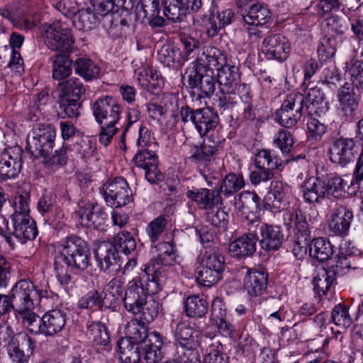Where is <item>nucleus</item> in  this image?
Segmentation results:
<instances>
[{"label":"nucleus","instance_id":"obj_14","mask_svg":"<svg viewBox=\"0 0 363 363\" xmlns=\"http://www.w3.org/2000/svg\"><path fill=\"white\" fill-rule=\"evenodd\" d=\"M11 220L13 230L9 234L1 233L11 247L15 245L13 237L21 244H25L28 240H32L36 237V224L30 216L11 215Z\"/></svg>","mask_w":363,"mask_h":363},{"label":"nucleus","instance_id":"obj_56","mask_svg":"<svg viewBox=\"0 0 363 363\" xmlns=\"http://www.w3.org/2000/svg\"><path fill=\"white\" fill-rule=\"evenodd\" d=\"M202 55L205 57V60L201 57L200 60L206 62V65H203V66L206 69H211V71H213L214 68L217 71V68L220 67L225 60L220 50L213 47L207 48L203 52Z\"/></svg>","mask_w":363,"mask_h":363},{"label":"nucleus","instance_id":"obj_52","mask_svg":"<svg viewBox=\"0 0 363 363\" xmlns=\"http://www.w3.org/2000/svg\"><path fill=\"white\" fill-rule=\"evenodd\" d=\"M238 104V96L235 89H229L228 91L219 89L216 96L215 104L222 112L232 111Z\"/></svg>","mask_w":363,"mask_h":363},{"label":"nucleus","instance_id":"obj_11","mask_svg":"<svg viewBox=\"0 0 363 363\" xmlns=\"http://www.w3.org/2000/svg\"><path fill=\"white\" fill-rule=\"evenodd\" d=\"M303 107V96L302 94H288L280 108L275 113V121L284 128H294L301 118Z\"/></svg>","mask_w":363,"mask_h":363},{"label":"nucleus","instance_id":"obj_1","mask_svg":"<svg viewBox=\"0 0 363 363\" xmlns=\"http://www.w3.org/2000/svg\"><path fill=\"white\" fill-rule=\"evenodd\" d=\"M60 247L54 258V270L60 283L67 285L71 281L67 268L84 271L90 264L89 248L86 242L77 235L65 238Z\"/></svg>","mask_w":363,"mask_h":363},{"label":"nucleus","instance_id":"obj_16","mask_svg":"<svg viewBox=\"0 0 363 363\" xmlns=\"http://www.w3.org/2000/svg\"><path fill=\"white\" fill-rule=\"evenodd\" d=\"M23 150L18 145L6 147L0 154V181L16 177L22 168Z\"/></svg>","mask_w":363,"mask_h":363},{"label":"nucleus","instance_id":"obj_18","mask_svg":"<svg viewBox=\"0 0 363 363\" xmlns=\"http://www.w3.org/2000/svg\"><path fill=\"white\" fill-rule=\"evenodd\" d=\"M106 201L116 208L127 205L133 201V192L123 177H117L104 186Z\"/></svg>","mask_w":363,"mask_h":363},{"label":"nucleus","instance_id":"obj_59","mask_svg":"<svg viewBox=\"0 0 363 363\" xmlns=\"http://www.w3.org/2000/svg\"><path fill=\"white\" fill-rule=\"evenodd\" d=\"M160 13L158 0H140L136 8V18H152Z\"/></svg>","mask_w":363,"mask_h":363},{"label":"nucleus","instance_id":"obj_19","mask_svg":"<svg viewBox=\"0 0 363 363\" xmlns=\"http://www.w3.org/2000/svg\"><path fill=\"white\" fill-rule=\"evenodd\" d=\"M35 347V342L28 334L18 333L11 337L7 345V351L13 362L23 363L33 354Z\"/></svg>","mask_w":363,"mask_h":363},{"label":"nucleus","instance_id":"obj_27","mask_svg":"<svg viewBox=\"0 0 363 363\" xmlns=\"http://www.w3.org/2000/svg\"><path fill=\"white\" fill-rule=\"evenodd\" d=\"M94 257L101 271L110 270L116 264L118 250L116 245L109 241L99 240L95 244Z\"/></svg>","mask_w":363,"mask_h":363},{"label":"nucleus","instance_id":"obj_13","mask_svg":"<svg viewBox=\"0 0 363 363\" xmlns=\"http://www.w3.org/2000/svg\"><path fill=\"white\" fill-rule=\"evenodd\" d=\"M197 17L198 21H200L201 24L206 27L208 36L214 37L221 28L232 23L235 13L231 9H217L216 4L212 1L208 11Z\"/></svg>","mask_w":363,"mask_h":363},{"label":"nucleus","instance_id":"obj_25","mask_svg":"<svg viewBox=\"0 0 363 363\" xmlns=\"http://www.w3.org/2000/svg\"><path fill=\"white\" fill-rule=\"evenodd\" d=\"M353 213L347 207L340 205L333 211L328 228L330 235L345 237L349 233Z\"/></svg>","mask_w":363,"mask_h":363},{"label":"nucleus","instance_id":"obj_9","mask_svg":"<svg viewBox=\"0 0 363 363\" xmlns=\"http://www.w3.org/2000/svg\"><path fill=\"white\" fill-rule=\"evenodd\" d=\"M224 269L223 256L216 252H206L196 268V279L199 284L210 287L222 279Z\"/></svg>","mask_w":363,"mask_h":363},{"label":"nucleus","instance_id":"obj_62","mask_svg":"<svg viewBox=\"0 0 363 363\" xmlns=\"http://www.w3.org/2000/svg\"><path fill=\"white\" fill-rule=\"evenodd\" d=\"M274 144L280 149L284 155H288L294 148V140L290 131L280 130L274 140Z\"/></svg>","mask_w":363,"mask_h":363},{"label":"nucleus","instance_id":"obj_40","mask_svg":"<svg viewBox=\"0 0 363 363\" xmlns=\"http://www.w3.org/2000/svg\"><path fill=\"white\" fill-rule=\"evenodd\" d=\"M72 21L73 26L77 30L89 31L97 26L99 19L90 8H86L77 10Z\"/></svg>","mask_w":363,"mask_h":363},{"label":"nucleus","instance_id":"obj_26","mask_svg":"<svg viewBox=\"0 0 363 363\" xmlns=\"http://www.w3.org/2000/svg\"><path fill=\"white\" fill-rule=\"evenodd\" d=\"M77 212L80 224L87 228H98L104 225L107 215L96 203L81 202Z\"/></svg>","mask_w":363,"mask_h":363},{"label":"nucleus","instance_id":"obj_60","mask_svg":"<svg viewBox=\"0 0 363 363\" xmlns=\"http://www.w3.org/2000/svg\"><path fill=\"white\" fill-rule=\"evenodd\" d=\"M114 242L118 245L121 251L125 255H130L136 249V241L131 233L123 230L117 234L114 238Z\"/></svg>","mask_w":363,"mask_h":363},{"label":"nucleus","instance_id":"obj_58","mask_svg":"<svg viewBox=\"0 0 363 363\" xmlns=\"http://www.w3.org/2000/svg\"><path fill=\"white\" fill-rule=\"evenodd\" d=\"M331 319L333 323L343 330H346L352 324V318L346 306L339 303L331 312Z\"/></svg>","mask_w":363,"mask_h":363},{"label":"nucleus","instance_id":"obj_20","mask_svg":"<svg viewBox=\"0 0 363 363\" xmlns=\"http://www.w3.org/2000/svg\"><path fill=\"white\" fill-rule=\"evenodd\" d=\"M135 165L145 170V178L151 184H157L163 179V174L158 169L156 154L149 149H138L133 157Z\"/></svg>","mask_w":363,"mask_h":363},{"label":"nucleus","instance_id":"obj_5","mask_svg":"<svg viewBox=\"0 0 363 363\" xmlns=\"http://www.w3.org/2000/svg\"><path fill=\"white\" fill-rule=\"evenodd\" d=\"M66 320L67 314L60 309L50 310L41 318L35 313H28L23 317V323L30 333L45 337H52L60 333Z\"/></svg>","mask_w":363,"mask_h":363},{"label":"nucleus","instance_id":"obj_51","mask_svg":"<svg viewBox=\"0 0 363 363\" xmlns=\"http://www.w3.org/2000/svg\"><path fill=\"white\" fill-rule=\"evenodd\" d=\"M165 16L173 22L182 21L186 16L182 0H162Z\"/></svg>","mask_w":363,"mask_h":363},{"label":"nucleus","instance_id":"obj_35","mask_svg":"<svg viewBox=\"0 0 363 363\" xmlns=\"http://www.w3.org/2000/svg\"><path fill=\"white\" fill-rule=\"evenodd\" d=\"M116 347L121 363H141L143 357L141 347L133 344L130 339L120 338Z\"/></svg>","mask_w":363,"mask_h":363},{"label":"nucleus","instance_id":"obj_23","mask_svg":"<svg viewBox=\"0 0 363 363\" xmlns=\"http://www.w3.org/2000/svg\"><path fill=\"white\" fill-rule=\"evenodd\" d=\"M186 196L196 203L200 208L204 210L214 209L215 207L223 203V199L218 189H188Z\"/></svg>","mask_w":363,"mask_h":363},{"label":"nucleus","instance_id":"obj_32","mask_svg":"<svg viewBox=\"0 0 363 363\" xmlns=\"http://www.w3.org/2000/svg\"><path fill=\"white\" fill-rule=\"evenodd\" d=\"M86 335L91 342L99 346L97 350L103 354L111 350L110 336L108 329L101 322H93L87 327Z\"/></svg>","mask_w":363,"mask_h":363},{"label":"nucleus","instance_id":"obj_6","mask_svg":"<svg viewBox=\"0 0 363 363\" xmlns=\"http://www.w3.org/2000/svg\"><path fill=\"white\" fill-rule=\"evenodd\" d=\"M55 138L56 130L53 125L37 123L27 136V150L36 158H47L52 152Z\"/></svg>","mask_w":363,"mask_h":363},{"label":"nucleus","instance_id":"obj_43","mask_svg":"<svg viewBox=\"0 0 363 363\" xmlns=\"http://www.w3.org/2000/svg\"><path fill=\"white\" fill-rule=\"evenodd\" d=\"M184 312L191 318H202L208 312V304L199 295L188 296L184 301Z\"/></svg>","mask_w":363,"mask_h":363},{"label":"nucleus","instance_id":"obj_34","mask_svg":"<svg viewBox=\"0 0 363 363\" xmlns=\"http://www.w3.org/2000/svg\"><path fill=\"white\" fill-rule=\"evenodd\" d=\"M261 199L255 192L243 191L234 197L233 205L242 214H255L259 209Z\"/></svg>","mask_w":363,"mask_h":363},{"label":"nucleus","instance_id":"obj_53","mask_svg":"<svg viewBox=\"0 0 363 363\" xmlns=\"http://www.w3.org/2000/svg\"><path fill=\"white\" fill-rule=\"evenodd\" d=\"M337 38L333 35H323L318 43L317 52L320 60L326 61L333 57L336 52Z\"/></svg>","mask_w":363,"mask_h":363},{"label":"nucleus","instance_id":"obj_4","mask_svg":"<svg viewBox=\"0 0 363 363\" xmlns=\"http://www.w3.org/2000/svg\"><path fill=\"white\" fill-rule=\"evenodd\" d=\"M163 285L145 273L142 277L133 279L128 282L123 298L124 307L128 312L137 314L146 303L148 295L158 293Z\"/></svg>","mask_w":363,"mask_h":363},{"label":"nucleus","instance_id":"obj_42","mask_svg":"<svg viewBox=\"0 0 363 363\" xmlns=\"http://www.w3.org/2000/svg\"><path fill=\"white\" fill-rule=\"evenodd\" d=\"M245 23L257 27L265 25L271 18L269 10L263 4H255L242 16Z\"/></svg>","mask_w":363,"mask_h":363},{"label":"nucleus","instance_id":"obj_61","mask_svg":"<svg viewBox=\"0 0 363 363\" xmlns=\"http://www.w3.org/2000/svg\"><path fill=\"white\" fill-rule=\"evenodd\" d=\"M321 80L330 89H335L342 81L341 74L335 65H331L322 71Z\"/></svg>","mask_w":363,"mask_h":363},{"label":"nucleus","instance_id":"obj_38","mask_svg":"<svg viewBox=\"0 0 363 363\" xmlns=\"http://www.w3.org/2000/svg\"><path fill=\"white\" fill-rule=\"evenodd\" d=\"M218 120L217 113L211 109L208 108H199L194 127L199 135L203 137L217 127Z\"/></svg>","mask_w":363,"mask_h":363},{"label":"nucleus","instance_id":"obj_45","mask_svg":"<svg viewBox=\"0 0 363 363\" xmlns=\"http://www.w3.org/2000/svg\"><path fill=\"white\" fill-rule=\"evenodd\" d=\"M289 159L285 161L281 160L274 155L273 151L262 149L256 154L255 164L257 168H264L270 170L279 169L283 164L288 163Z\"/></svg>","mask_w":363,"mask_h":363},{"label":"nucleus","instance_id":"obj_31","mask_svg":"<svg viewBox=\"0 0 363 363\" xmlns=\"http://www.w3.org/2000/svg\"><path fill=\"white\" fill-rule=\"evenodd\" d=\"M259 230L261 235L259 244L263 250L275 251L281 246L284 236L279 226L262 223Z\"/></svg>","mask_w":363,"mask_h":363},{"label":"nucleus","instance_id":"obj_47","mask_svg":"<svg viewBox=\"0 0 363 363\" xmlns=\"http://www.w3.org/2000/svg\"><path fill=\"white\" fill-rule=\"evenodd\" d=\"M245 184L242 174L229 173L225 175L218 189L220 194L230 197L242 189Z\"/></svg>","mask_w":363,"mask_h":363},{"label":"nucleus","instance_id":"obj_64","mask_svg":"<svg viewBox=\"0 0 363 363\" xmlns=\"http://www.w3.org/2000/svg\"><path fill=\"white\" fill-rule=\"evenodd\" d=\"M351 84L357 90H363V60H355L351 62L348 68Z\"/></svg>","mask_w":363,"mask_h":363},{"label":"nucleus","instance_id":"obj_44","mask_svg":"<svg viewBox=\"0 0 363 363\" xmlns=\"http://www.w3.org/2000/svg\"><path fill=\"white\" fill-rule=\"evenodd\" d=\"M52 59V77L57 80H63L72 74V60L67 53L54 55Z\"/></svg>","mask_w":363,"mask_h":363},{"label":"nucleus","instance_id":"obj_3","mask_svg":"<svg viewBox=\"0 0 363 363\" xmlns=\"http://www.w3.org/2000/svg\"><path fill=\"white\" fill-rule=\"evenodd\" d=\"M126 333L133 344L141 347L146 363H157L162 357L163 340L160 333H147L146 324L138 319L131 320L126 325Z\"/></svg>","mask_w":363,"mask_h":363},{"label":"nucleus","instance_id":"obj_48","mask_svg":"<svg viewBox=\"0 0 363 363\" xmlns=\"http://www.w3.org/2000/svg\"><path fill=\"white\" fill-rule=\"evenodd\" d=\"M75 73L86 81H91L99 77L100 69L96 63L86 57L77 58L73 63Z\"/></svg>","mask_w":363,"mask_h":363},{"label":"nucleus","instance_id":"obj_33","mask_svg":"<svg viewBox=\"0 0 363 363\" xmlns=\"http://www.w3.org/2000/svg\"><path fill=\"white\" fill-rule=\"evenodd\" d=\"M268 274L264 270H249L245 281V289L250 296H259L264 294L267 286Z\"/></svg>","mask_w":363,"mask_h":363},{"label":"nucleus","instance_id":"obj_21","mask_svg":"<svg viewBox=\"0 0 363 363\" xmlns=\"http://www.w3.org/2000/svg\"><path fill=\"white\" fill-rule=\"evenodd\" d=\"M290 50L289 40L281 34L270 35L262 42V51L269 60L283 62L287 59Z\"/></svg>","mask_w":363,"mask_h":363},{"label":"nucleus","instance_id":"obj_50","mask_svg":"<svg viewBox=\"0 0 363 363\" xmlns=\"http://www.w3.org/2000/svg\"><path fill=\"white\" fill-rule=\"evenodd\" d=\"M158 60L167 67L172 66L175 62L184 63V58L181 55V50L179 47L166 43L164 44L157 52Z\"/></svg>","mask_w":363,"mask_h":363},{"label":"nucleus","instance_id":"obj_46","mask_svg":"<svg viewBox=\"0 0 363 363\" xmlns=\"http://www.w3.org/2000/svg\"><path fill=\"white\" fill-rule=\"evenodd\" d=\"M59 96L80 99L86 93V86L77 77H72L60 82L57 86Z\"/></svg>","mask_w":363,"mask_h":363},{"label":"nucleus","instance_id":"obj_24","mask_svg":"<svg viewBox=\"0 0 363 363\" xmlns=\"http://www.w3.org/2000/svg\"><path fill=\"white\" fill-rule=\"evenodd\" d=\"M309 85L310 82L305 85L304 94H302L308 114H315L319 116L325 114L329 109V104L324 92L317 86L309 87Z\"/></svg>","mask_w":363,"mask_h":363},{"label":"nucleus","instance_id":"obj_57","mask_svg":"<svg viewBox=\"0 0 363 363\" xmlns=\"http://www.w3.org/2000/svg\"><path fill=\"white\" fill-rule=\"evenodd\" d=\"M335 271L323 270L322 274L313 278L314 289L320 296L325 295L335 281Z\"/></svg>","mask_w":363,"mask_h":363},{"label":"nucleus","instance_id":"obj_55","mask_svg":"<svg viewBox=\"0 0 363 363\" xmlns=\"http://www.w3.org/2000/svg\"><path fill=\"white\" fill-rule=\"evenodd\" d=\"M60 97V110L63 118H77L80 113L81 103L79 99L69 98L65 96Z\"/></svg>","mask_w":363,"mask_h":363},{"label":"nucleus","instance_id":"obj_15","mask_svg":"<svg viewBox=\"0 0 363 363\" xmlns=\"http://www.w3.org/2000/svg\"><path fill=\"white\" fill-rule=\"evenodd\" d=\"M357 150V145L353 139L340 138L333 140L329 147V158L333 164L345 167L354 161Z\"/></svg>","mask_w":363,"mask_h":363},{"label":"nucleus","instance_id":"obj_28","mask_svg":"<svg viewBox=\"0 0 363 363\" xmlns=\"http://www.w3.org/2000/svg\"><path fill=\"white\" fill-rule=\"evenodd\" d=\"M359 91L349 82H345L338 90L339 108L346 118L351 116L358 107Z\"/></svg>","mask_w":363,"mask_h":363},{"label":"nucleus","instance_id":"obj_63","mask_svg":"<svg viewBox=\"0 0 363 363\" xmlns=\"http://www.w3.org/2000/svg\"><path fill=\"white\" fill-rule=\"evenodd\" d=\"M30 193L27 191L17 192L13 201L14 213L12 215L30 216Z\"/></svg>","mask_w":363,"mask_h":363},{"label":"nucleus","instance_id":"obj_12","mask_svg":"<svg viewBox=\"0 0 363 363\" xmlns=\"http://www.w3.org/2000/svg\"><path fill=\"white\" fill-rule=\"evenodd\" d=\"M43 31L48 46L51 50L62 53L71 50L74 43L72 30L65 27L61 21L44 25Z\"/></svg>","mask_w":363,"mask_h":363},{"label":"nucleus","instance_id":"obj_37","mask_svg":"<svg viewBox=\"0 0 363 363\" xmlns=\"http://www.w3.org/2000/svg\"><path fill=\"white\" fill-rule=\"evenodd\" d=\"M303 198L309 203H319L326 195L324 179L322 177H311L308 179L303 186Z\"/></svg>","mask_w":363,"mask_h":363},{"label":"nucleus","instance_id":"obj_36","mask_svg":"<svg viewBox=\"0 0 363 363\" xmlns=\"http://www.w3.org/2000/svg\"><path fill=\"white\" fill-rule=\"evenodd\" d=\"M216 82L219 89L228 91L234 89L240 81L238 67L230 65H221L217 68Z\"/></svg>","mask_w":363,"mask_h":363},{"label":"nucleus","instance_id":"obj_7","mask_svg":"<svg viewBox=\"0 0 363 363\" xmlns=\"http://www.w3.org/2000/svg\"><path fill=\"white\" fill-rule=\"evenodd\" d=\"M6 296L11 309L25 315L32 313L30 311L38 298L36 286L32 281L26 279L16 282Z\"/></svg>","mask_w":363,"mask_h":363},{"label":"nucleus","instance_id":"obj_17","mask_svg":"<svg viewBox=\"0 0 363 363\" xmlns=\"http://www.w3.org/2000/svg\"><path fill=\"white\" fill-rule=\"evenodd\" d=\"M317 217L309 218V223L300 208L294 211H286L283 214L284 225L287 230L294 229L295 231V238L300 239L301 242L310 240L311 239V226L315 223Z\"/></svg>","mask_w":363,"mask_h":363},{"label":"nucleus","instance_id":"obj_10","mask_svg":"<svg viewBox=\"0 0 363 363\" xmlns=\"http://www.w3.org/2000/svg\"><path fill=\"white\" fill-rule=\"evenodd\" d=\"M187 86L190 89H197V99L211 97L216 89V76L213 71L206 69L199 61L193 62V67L186 69Z\"/></svg>","mask_w":363,"mask_h":363},{"label":"nucleus","instance_id":"obj_41","mask_svg":"<svg viewBox=\"0 0 363 363\" xmlns=\"http://www.w3.org/2000/svg\"><path fill=\"white\" fill-rule=\"evenodd\" d=\"M330 242L325 238H313L309 245V255L320 262L328 260L333 254Z\"/></svg>","mask_w":363,"mask_h":363},{"label":"nucleus","instance_id":"obj_29","mask_svg":"<svg viewBox=\"0 0 363 363\" xmlns=\"http://www.w3.org/2000/svg\"><path fill=\"white\" fill-rule=\"evenodd\" d=\"M214 135L211 134L200 146L195 145L194 152L189 157L192 162L207 165L208 163L215 160V156L219 153L218 146L221 144V140H212Z\"/></svg>","mask_w":363,"mask_h":363},{"label":"nucleus","instance_id":"obj_49","mask_svg":"<svg viewBox=\"0 0 363 363\" xmlns=\"http://www.w3.org/2000/svg\"><path fill=\"white\" fill-rule=\"evenodd\" d=\"M104 303L106 308L114 307L119 301H123V283L118 279L111 280L105 288Z\"/></svg>","mask_w":363,"mask_h":363},{"label":"nucleus","instance_id":"obj_2","mask_svg":"<svg viewBox=\"0 0 363 363\" xmlns=\"http://www.w3.org/2000/svg\"><path fill=\"white\" fill-rule=\"evenodd\" d=\"M91 109L95 120L101 125L99 143L106 147L118 130L116 124L121 118V106L113 96H104L92 104Z\"/></svg>","mask_w":363,"mask_h":363},{"label":"nucleus","instance_id":"obj_22","mask_svg":"<svg viewBox=\"0 0 363 363\" xmlns=\"http://www.w3.org/2000/svg\"><path fill=\"white\" fill-rule=\"evenodd\" d=\"M174 336L180 345L177 351H183L184 352H186L187 350L198 352L196 348L199 345L201 331L195 328L189 323L185 321L178 323L175 329Z\"/></svg>","mask_w":363,"mask_h":363},{"label":"nucleus","instance_id":"obj_54","mask_svg":"<svg viewBox=\"0 0 363 363\" xmlns=\"http://www.w3.org/2000/svg\"><path fill=\"white\" fill-rule=\"evenodd\" d=\"M321 177L322 179H324L326 194L338 197L345 192V184L344 180L336 174H327L325 176L323 175Z\"/></svg>","mask_w":363,"mask_h":363},{"label":"nucleus","instance_id":"obj_30","mask_svg":"<svg viewBox=\"0 0 363 363\" xmlns=\"http://www.w3.org/2000/svg\"><path fill=\"white\" fill-rule=\"evenodd\" d=\"M257 240L255 234L246 233L229 244V253L237 259L251 257L256 251Z\"/></svg>","mask_w":363,"mask_h":363},{"label":"nucleus","instance_id":"obj_8","mask_svg":"<svg viewBox=\"0 0 363 363\" xmlns=\"http://www.w3.org/2000/svg\"><path fill=\"white\" fill-rule=\"evenodd\" d=\"M155 248L157 256L151 259L145 265L144 273L148 277L150 276L151 279L164 284L167 277V267L172 266L176 262V252L173 245L168 242H160Z\"/></svg>","mask_w":363,"mask_h":363},{"label":"nucleus","instance_id":"obj_39","mask_svg":"<svg viewBox=\"0 0 363 363\" xmlns=\"http://www.w3.org/2000/svg\"><path fill=\"white\" fill-rule=\"evenodd\" d=\"M288 186L284 185L280 181H273L271 182L270 191L266 197V203L271 206L274 211H280L285 206L286 202V194Z\"/></svg>","mask_w":363,"mask_h":363}]
</instances>
